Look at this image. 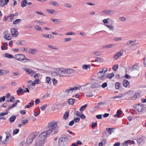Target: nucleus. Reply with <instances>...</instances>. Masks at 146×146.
I'll use <instances>...</instances> for the list:
<instances>
[{"instance_id": "obj_44", "label": "nucleus", "mask_w": 146, "mask_h": 146, "mask_svg": "<svg viewBox=\"0 0 146 146\" xmlns=\"http://www.w3.org/2000/svg\"><path fill=\"white\" fill-rule=\"evenodd\" d=\"M73 89L72 88H70L69 89L66 90L65 91V92L67 94H68L69 93L72 92L73 91Z\"/></svg>"}, {"instance_id": "obj_12", "label": "nucleus", "mask_w": 146, "mask_h": 146, "mask_svg": "<svg viewBox=\"0 0 146 146\" xmlns=\"http://www.w3.org/2000/svg\"><path fill=\"white\" fill-rule=\"evenodd\" d=\"M90 84V83H88L86 84L85 85H82L81 86L78 85L77 86H74L72 88V89H73V91L74 90H80V88L82 87H84L86 86H88V85H89Z\"/></svg>"}, {"instance_id": "obj_39", "label": "nucleus", "mask_w": 146, "mask_h": 146, "mask_svg": "<svg viewBox=\"0 0 146 146\" xmlns=\"http://www.w3.org/2000/svg\"><path fill=\"white\" fill-rule=\"evenodd\" d=\"M103 61V59L101 58L96 57L95 60V62H102Z\"/></svg>"}, {"instance_id": "obj_11", "label": "nucleus", "mask_w": 146, "mask_h": 146, "mask_svg": "<svg viewBox=\"0 0 146 146\" xmlns=\"http://www.w3.org/2000/svg\"><path fill=\"white\" fill-rule=\"evenodd\" d=\"M135 143V142L133 140H128L126 141H125L124 142V143H123L121 144L120 146H124V145H125L126 146H128V144H133Z\"/></svg>"}, {"instance_id": "obj_19", "label": "nucleus", "mask_w": 146, "mask_h": 146, "mask_svg": "<svg viewBox=\"0 0 146 146\" xmlns=\"http://www.w3.org/2000/svg\"><path fill=\"white\" fill-rule=\"evenodd\" d=\"M122 111L120 110H118L117 112H116V115H114V117H120V116L121 115L122 113Z\"/></svg>"}, {"instance_id": "obj_32", "label": "nucleus", "mask_w": 146, "mask_h": 146, "mask_svg": "<svg viewBox=\"0 0 146 146\" xmlns=\"http://www.w3.org/2000/svg\"><path fill=\"white\" fill-rule=\"evenodd\" d=\"M5 55L6 58H13L14 57V56L13 55L8 53H6Z\"/></svg>"}, {"instance_id": "obj_22", "label": "nucleus", "mask_w": 146, "mask_h": 146, "mask_svg": "<svg viewBox=\"0 0 146 146\" xmlns=\"http://www.w3.org/2000/svg\"><path fill=\"white\" fill-rule=\"evenodd\" d=\"M42 36L43 37H44L46 38H53L54 37V36L51 35H45L44 34H42Z\"/></svg>"}, {"instance_id": "obj_49", "label": "nucleus", "mask_w": 146, "mask_h": 146, "mask_svg": "<svg viewBox=\"0 0 146 146\" xmlns=\"http://www.w3.org/2000/svg\"><path fill=\"white\" fill-rule=\"evenodd\" d=\"M26 43V41L25 40H20L19 41V44H17L19 45H23L25 44Z\"/></svg>"}, {"instance_id": "obj_5", "label": "nucleus", "mask_w": 146, "mask_h": 146, "mask_svg": "<svg viewBox=\"0 0 146 146\" xmlns=\"http://www.w3.org/2000/svg\"><path fill=\"white\" fill-rule=\"evenodd\" d=\"M37 135L34 133L31 134L27 138V144H30L32 142L33 140Z\"/></svg>"}, {"instance_id": "obj_37", "label": "nucleus", "mask_w": 146, "mask_h": 146, "mask_svg": "<svg viewBox=\"0 0 146 146\" xmlns=\"http://www.w3.org/2000/svg\"><path fill=\"white\" fill-rule=\"evenodd\" d=\"M46 11L50 13H51L54 15H55L56 13V12L55 11L52 9H47Z\"/></svg>"}, {"instance_id": "obj_57", "label": "nucleus", "mask_w": 146, "mask_h": 146, "mask_svg": "<svg viewBox=\"0 0 146 146\" xmlns=\"http://www.w3.org/2000/svg\"><path fill=\"white\" fill-rule=\"evenodd\" d=\"M64 6L67 8H71L72 7V5L70 3H66L64 5Z\"/></svg>"}, {"instance_id": "obj_51", "label": "nucleus", "mask_w": 146, "mask_h": 146, "mask_svg": "<svg viewBox=\"0 0 146 146\" xmlns=\"http://www.w3.org/2000/svg\"><path fill=\"white\" fill-rule=\"evenodd\" d=\"M21 54H18L15 55V58L16 60L19 61V59L20 56Z\"/></svg>"}, {"instance_id": "obj_54", "label": "nucleus", "mask_w": 146, "mask_h": 146, "mask_svg": "<svg viewBox=\"0 0 146 146\" xmlns=\"http://www.w3.org/2000/svg\"><path fill=\"white\" fill-rule=\"evenodd\" d=\"M65 35H75V34L74 32H69L67 33H66L65 34Z\"/></svg>"}, {"instance_id": "obj_16", "label": "nucleus", "mask_w": 146, "mask_h": 146, "mask_svg": "<svg viewBox=\"0 0 146 146\" xmlns=\"http://www.w3.org/2000/svg\"><path fill=\"white\" fill-rule=\"evenodd\" d=\"M139 66L136 64H134L133 65L132 67L129 68V69L131 71H133L134 70H137L139 68Z\"/></svg>"}, {"instance_id": "obj_29", "label": "nucleus", "mask_w": 146, "mask_h": 146, "mask_svg": "<svg viewBox=\"0 0 146 146\" xmlns=\"http://www.w3.org/2000/svg\"><path fill=\"white\" fill-rule=\"evenodd\" d=\"M44 133H45L46 134V135L47 136V137L49 135L50 133H51L52 132H53L50 129H49L48 130L46 131H44L43 132Z\"/></svg>"}, {"instance_id": "obj_23", "label": "nucleus", "mask_w": 146, "mask_h": 146, "mask_svg": "<svg viewBox=\"0 0 146 146\" xmlns=\"http://www.w3.org/2000/svg\"><path fill=\"white\" fill-rule=\"evenodd\" d=\"M115 129L114 128H107L106 129V130L108 132V133L110 134H111L112 132H114L113 130Z\"/></svg>"}, {"instance_id": "obj_2", "label": "nucleus", "mask_w": 146, "mask_h": 146, "mask_svg": "<svg viewBox=\"0 0 146 146\" xmlns=\"http://www.w3.org/2000/svg\"><path fill=\"white\" fill-rule=\"evenodd\" d=\"M55 70L61 74H72L75 71L74 70L72 69L64 68H58L56 69Z\"/></svg>"}, {"instance_id": "obj_15", "label": "nucleus", "mask_w": 146, "mask_h": 146, "mask_svg": "<svg viewBox=\"0 0 146 146\" xmlns=\"http://www.w3.org/2000/svg\"><path fill=\"white\" fill-rule=\"evenodd\" d=\"M18 102H20V101L19 100H17L16 102L12 105H9V107L7 110V111L9 110L10 109L13 108L15 107L17 104Z\"/></svg>"}, {"instance_id": "obj_28", "label": "nucleus", "mask_w": 146, "mask_h": 146, "mask_svg": "<svg viewBox=\"0 0 146 146\" xmlns=\"http://www.w3.org/2000/svg\"><path fill=\"white\" fill-rule=\"evenodd\" d=\"M137 143L140 145H142L145 142L144 140L141 138L137 139Z\"/></svg>"}, {"instance_id": "obj_36", "label": "nucleus", "mask_w": 146, "mask_h": 146, "mask_svg": "<svg viewBox=\"0 0 146 146\" xmlns=\"http://www.w3.org/2000/svg\"><path fill=\"white\" fill-rule=\"evenodd\" d=\"M93 54L95 55L98 56H100L101 54L102 53L101 52L99 51H95V52H93Z\"/></svg>"}, {"instance_id": "obj_7", "label": "nucleus", "mask_w": 146, "mask_h": 146, "mask_svg": "<svg viewBox=\"0 0 146 146\" xmlns=\"http://www.w3.org/2000/svg\"><path fill=\"white\" fill-rule=\"evenodd\" d=\"M47 137V136L46 135L45 133L43 132L40 133L38 136L39 141L41 142L43 141V142H44L45 139Z\"/></svg>"}, {"instance_id": "obj_24", "label": "nucleus", "mask_w": 146, "mask_h": 146, "mask_svg": "<svg viewBox=\"0 0 146 146\" xmlns=\"http://www.w3.org/2000/svg\"><path fill=\"white\" fill-rule=\"evenodd\" d=\"M115 45V44H108L106 45H105L103 46L102 47V48H110L112 47L113 46H114Z\"/></svg>"}, {"instance_id": "obj_33", "label": "nucleus", "mask_w": 146, "mask_h": 146, "mask_svg": "<svg viewBox=\"0 0 146 146\" xmlns=\"http://www.w3.org/2000/svg\"><path fill=\"white\" fill-rule=\"evenodd\" d=\"M27 0H23L22 1L21 6L23 7H25L27 5Z\"/></svg>"}, {"instance_id": "obj_3", "label": "nucleus", "mask_w": 146, "mask_h": 146, "mask_svg": "<svg viewBox=\"0 0 146 146\" xmlns=\"http://www.w3.org/2000/svg\"><path fill=\"white\" fill-rule=\"evenodd\" d=\"M68 142L67 138L65 137H61L58 140V145L60 146H65Z\"/></svg>"}, {"instance_id": "obj_34", "label": "nucleus", "mask_w": 146, "mask_h": 146, "mask_svg": "<svg viewBox=\"0 0 146 146\" xmlns=\"http://www.w3.org/2000/svg\"><path fill=\"white\" fill-rule=\"evenodd\" d=\"M45 142L41 143V141H38L36 142L35 146H42V144L44 143Z\"/></svg>"}, {"instance_id": "obj_55", "label": "nucleus", "mask_w": 146, "mask_h": 146, "mask_svg": "<svg viewBox=\"0 0 146 146\" xmlns=\"http://www.w3.org/2000/svg\"><path fill=\"white\" fill-rule=\"evenodd\" d=\"M51 79L49 77H46V81L48 84H50L51 83Z\"/></svg>"}, {"instance_id": "obj_60", "label": "nucleus", "mask_w": 146, "mask_h": 146, "mask_svg": "<svg viewBox=\"0 0 146 146\" xmlns=\"http://www.w3.org/2000/svg\"><path fill=\"white\" fill-rule=\"evenodd\" d=\"M107 86V82H104L103 83L101 86L103 88H105Z\"/></svg>"}, {"instance_id": "obj_58", "label": "nucleus", "mask_w": 146, "mask_h": 146, "mask_svg": "<svg viewBox=\"0 0 146 146\" xmlns=\"http://www.w3.org/2000/svg\"><path fill=\"white\" fill-rule=\"evenodd\" d=\"M74 121L75 122L78 123L80 121V119L79 117H77L76 118H75V117H74Z\"/></svg>"}, {"instance_id": "obj_27", "label": "nucleus", "mask_w": 146, "mask_h": 146, "mask_svg": "<svg viewBox=\"0 0 146 146\" xmlns=\"http://www.w3.org/2000/svg\"><path fill=\"white\" fill-rule=\"evenodd\" d=\"M123 84L124 86L127 87L129 84V82L126 80H124L123 82Z\"/></svg>"}, {"instance_id": "obj_46", "label": "nucleus", "mask_w": 146, "mask_h": 146, "mask_svg": "<svg viewBox=\"0 0 146 146\" xmlns=\"http://www.w3.org/2000/svg\"><path fill=\"white\" fill-rule=\"evenodd\" d=\"M7 74L6 71L3 70H0V76Z\"/></svg>"}, {"instance_id": "obj_8", "label": "nucleus", "mask_w": 146, "mask_h": 146, "mask_svg": "<svg viewBox=\"0 0 146 146\" xmlns=\"http://www.w3.org/2000/svg\"><path fill=\"white\" fill-rule=\"evenodd\" d=\"M102 13L107 15H111L114 14V11L113 10H106L102 11Z\"/></svg>"}, {"instance_id": "obj_43", "label": "nucleus", "mask_w": 146, "mask_h": 146, "mask_svg": "<svg viewBox=\"0 0 146 146\" xmlns=\"http://www.w3.org/2000/svg\"><path fill=\"white\" fill-rule=\"evenodd\" d=\"M105 25L108 27L109 29L111 31H113L114 29L113 27L111 25L105 24Z\"/></svg>"}, {"instance_id": "obj_17", "label": "nucleus", "mask_w": 146, "mask_h": 146, "mask_svg": "<svg viewBox=\"0 0 146 146\" xmlns=\"http://www.w3.org/2000/svg\"><path fill=\"white\" fill-rule=\"evenodd\" d=\"M38 52V50L36 49L30 48L29 50V52L32 54H35Z\"/></svg>"}, {"instance_id": "obj_59", "label": "nucleus", "mask_w": 146, "mask_h": 146, "mask_svg": "<svg viewBox=\"0 0 146 146\" xmlns=\"http://www.w3.org/2000/svg\"><path fill=\"white\" fill-rule=\"evenodd\" d=\"M79 117H80L82 119H84L86 117L85 116L82 114V113H81V114H80V116Z\"/></svg>"}, {"instance_id": "obj_40", "label": "nucleus", "mask_w": 146, "mask_h": 146, "mask_svg": "<svg viewBox=\"0 0 146 146\" xmlns=\"http://www.w3.org/2000/svg\"><path fill=\"white\" fill-rule=\"evenodd\" d=\"M114 76V74L113 73H112L111 74H109L107 76H106V78H109L110 79L111 78Z\"/></svg>"}, {"instance_id": "obj_21", "label": "nucleus", "mask_w": 146, "mask_h": 146, "mask_svg": "<svg viewBox=\"0 0 146 146\" xmlns=\"http://www.w3.org/2000/svg\"><path fill=\"white\" fill-rule=\"evenodd\" d=\"M23 70H25L27 72V73L29 74H33L34 73L33 71L31 69L24 68H23Z\"/></svg>"}, {"instance_id": "obj_45", "label": "nucleus", "mask_w": 146, "mask_h": 146, "mask_svg": "<svg viewBox=\"0 0 146 146\" xmlns=\"http://www.w3.org/2000/svg\"><path fill=\"white\" fill-rule=\"evenodd\" d=\"M87 104H85L84 105L82 106L80 108V110L81 111H84L86 109V108L87 107Z\"/></svg>"}, {"instance_id": "obj_41", "label": "nucleus", "mask_w": 146, "mask_h": 146, "mask_svg": "<svg viewBox=\"0 0 146 146\" xmlns=\"http://www.w3.org/2000/svg\"><path fill=\"white\" fill-rule=\"evenodd\" d=\"M135 42V40H130L126 42L125 45L126 46H128L133 43H134Z\"/></svg>"}, {"instance_id": "obj_35", "label": "nucleus", "mask_w": 146, "mask_h": 146, "mask_svg": "<svg viewBox=\"0 0 146 146\" xmlns=\"http://www.w3.org/2000/svg\"><path fill=\"white\" fill-rule=\"evenodd\" d=\"M24 93L23 91V89L21 87H19L18 88V90L17 91V93L18 94H21L22 93Z\"/></svg>"}, {"instance_id": "obj_20", "label": "nucleus", "mask_w": 146, "mask_h": 146, "mask_svg": "<svg viewBox=\"0 0 146 146\" xmlns=\"http://www.w3.org/2000/svg\"><path fill=\"white\" fill-rule=\"evenodd\" d=\"M75 101V99L73 98H70L68 99L67 100V102L70 105H73L74 102Z\"/></svg>"}, {"instance_id": "obj_31", "label": "nucleus", "mask_w": 146, "mask_h": 146, "mask_svg": "<svg viewBox=\"0 0 146 146\" xmlns=\"http://www.w3.org/2000/svg\"><path fill=\"white\" fill-rule=\"evenodd\" d=\"M91 66L90 64H85L82 66V68L85 70H87L88 68H90Z\"/></svg>"}, {"instance_id": "obj_4", "label": "nucleus", "mask_w": 146, "mask_h": 146, "mask_svg": "<svg viewBox=\"0 0 146 146\" xmlns=\"http://www.w3.org/2000/svg\"><path fill=\"white\" fill-rule=\"evenodd\" d=\"M145 106L143 104H136L135 106V109L138 112H140L143 111H146V108L144 107Z\"/></svg>"}, {"instance_id": "obj_64", "label": "nucleus", "mask_w": 146, "mask_h": 146, "mask_svg": "<svg viewBox=\"0 0 146 146\" xmlns=\"http://www.w3.org/2000/svg\"><path fill=\"white\" fill-rule=\"evenodd\" d=\"M15 98L14 96H12L11 97V99L9 100V101L11 102H13L15 101Z\"/></svg>"}, {"instance_id": "obj_25", "label": "nucleus", "mask_w": 146, "mask_h": 146, "mask_svg": "<svg viewBox=\"0 0 146 146\" xmlns=\"http://www.w3.org/2000/svg\"><path fill=\"white\" fill-rule=\"evenodd\" d=\"M4 38L7 40H10L11 39V36L9 33L5 34L4 36Z\"/></svg>"}, {"instance_id": "obj_14", "label": "nucleus", "mask_w": 146, "mask_h": 146, "mask_svg": "<svg viewBox=\"0 0 146 146\" xmlns=\"http://www.w3.org/2000/svg\"><path fill=\"white\" fill-rule=\"evenodd\" d=\"M123 55V53L120 52H117L114 56L113 59L116 60Z\"/></svg>"}, {"instance_id": "obj_38", "label": "nucleus", "mask_w": 146, "mask_h": 146, "mask_svg": "<svg viewBox=\"0 0 146 146\" xmlns=\"http://www.w3.org/2000/svg\"><path fill=\"white\" fill-rule=\"evenodd\" d=\"M48 47L49 48L54 49L55 50H58V48L55 46H54L52 45H49L48 46Z\"/></svg>"}, {"instance_id": "obj_30", "label": "nucleus", "mask_w": 146, "mask_h": 146, "mask_svg": "<svg viewBox=\"0 0 146 146\" xmlns=\"http://www.w3.org/2000/svg\"><path fill=\"white\" fill-rule=\"evenodd\" d=\"M69 116V112L66 111L64 114L63 119H67Z\"/></svg>"}, {"instance_id": "obj_63", "label": "nucleus", "mask_w": 146, "mask_h": 146, "mask_svg": "<svg viewBox=\"0 0 146 146\" xmlns=\"http://www.w3.org/2000/svg\"><path fill=\"white\" fill-rule=\"evenodd\" d=\"M4 0H0V3H1L0 6L3 7L5 5V3H3Z\"/></svg>"}, {"instance_id": "obj_62", "label": "nucleus", "mask_w": 146, "mask_h": 146, "mask_svg": "<svg viewBox=\"0 0 146 146\" xmlns=\"http://www.w3.org/2000/svg\"><path fill=\"white\" fill-rule=\"evenodd\" d=\"M53 22L56 24L60 23L61 22L58 19H54V20Z\"/></svg>"}, {"instance_id": "obj_47", "label": "nucleus", "mask_w": 146, "mask_h": 146, "mask_svg": "<svg viewBox=\"0 0 146 146\" xmlns=\"http://www.w3.org/2000/svg\"><path fill=\"white\" fill-rule=\"evenodd\" d=\"M21 21V20L19 19H17L14 21L13 22V24L14 25L20 23Z\"/></svg>"}, {"instance_id": "obj_6", "label": "nucleus", "mask_w": 146, "mask_h": 146, "mask_svg": "<svg viewBox=\"0 0 146 146\" xmlns=\"http://www.w3.org/2000/svg\"><path fill=\"white\" fill-rule=\"evenodd\" d=\"M31 60L27 58L25 55L24 54H21L20 56L19 61L23 62H29Z\"/></svg>"}, {"instance_id": "obj_52", "label": "nucleus", "mask_w": 146, "mask_h": 146, "mask_svg": "<svg viewBox=\"0 0 146 146\" xmlns=\"http://www.w3.org/2000/svg\"><path fill=\"white\" fill-rule=\"evenodd\" d=\"M47 106V104H44V105L41 106L40 107V109L42 110V111H44L45 109H46V107Z\"/></svg>"}, {"instance_id": "obj_18", "label": "nucleus", "mask_w": 146, "mask_h": 146, "mask_svg": "<svg viewBox=\"0 0 146 146\" xmlns=\"http://www.w3.org/2000/svg\"><path fill=\"white\" fill-rule=\"evenodd\" d=\"M49 3L50 5L55 7L58 6L59 5V4L58 3L53 1H50L49 2Z\"/></svg>"}, {"instance_id": "obj_1", "label": "nucleus", "mask_w": 146, "mask_h": 146, "mask_svg": "<svg viewBox=\"0 0 146 146\" xmlns=\"http://www.w3.org/2000/svg\"><path fill=\"white\" fill-rule=\"evenodd\" d=\"M48 128L52 131L54 133H57L58 132V127L57 122L55 121H51L48 123Z\"/></svg>"}, {"instance_id": "obj_50", "label": "nucleus", "mask_w": 146, "mask_h": 146, "mask_svg": "<svg viewBox=\"0 0 146 146\" xmlns=\"http://www.w3.org/2000/svg\"><path fill=\"white\" fill-rule=\"evenodd\" d=\"M120 86V84L118 82H116L115 83V88L116 89L119 88Z\"/></svg>"}, {"instance_id": "obj_56", "label": "nucleus", "mask_w": 146, "mask_h": 146, "mask_svg": "<svg viewBox=\"0 0 146 146\" xmlns=\"http://www.w3.org/2000/svg\"><path fill=\"white\" fill-rule=\"evenodd\" d=\"M19 131L18 129H15L13 131V134H16L19 132Z\"/></svg>"}, {"instance_id": "obj_9", "label": "nucleus", "mask_w": 146, "mask_h": 146, "mask_svg": "<svg viewBox=\"0 0 146 146\" xmlns=\"http://www.w3.org/2000/svg\"><path fill=\"white\" fill-rule=\"evenodd\" d=\"M104 74L102 71L100 70L98 73V77L101 80H104L106 78V76Z\"/></svg>"}, {"instance_id": "obj_42", "label": "nucleus", "mask_w": 146, "mask_h": 146, "mask_svg": "<svg viewBox=\"0 0 146 146\" xmlns=\"http://www.w3.org/2000/svg\"><path fill=\"white\" fill-rule=\"evenodd\" d=\"M123 96V94H121L119 96H113V99H116V100L117 101H119V99H120V98H121Z\"/></svg>"}, {"instance_id": "obj_10", "label": "nucleus", "mask_w": 146, "mask_h": 146, "mask_svg": "<svg viewBox=\"0 0 146 146\" xmlns=\"http://www.w3.org/2000/svg\"><path fill=\"white\" fill-rule=\"evenodd\" d=\"M11 33L12 36L15 37H17L19 33L17 29L15 28L11 29Z\"/></svg>"}, {"instance_id": "obj_48", "label": "nucleus", "mask_w": 146, "mask_h": 146, "mask_svg": "<svg viewBox=\"0 0 146 146\" xmlns=\"http://www.w3.org/2000/svg\"><path fill=\"white\" fill-rule=\"evenodd\" d=\"M28 121L27 119H23L21 120L22 124L24 125H25L26 123H28Z\"/></svg>"}, {"instance_id": "obj_26", "label": "nucleus", "mask_w": 146, "mask_h": 146, "mask_svg": "<svg viewBox=\"0 0 146 146\" xmlns=\"http://www.w3.org/2000/svg\"><path fill=\"white\" fill-rule=\"evenodd\" d=\"M16 118V117L15 115H12L10 117L9 119V122L11 123L15 121Z\"/></svg>"}, {"instance_id": "obj_53", "label": "nucleus", "mask_w": 146, "mask_h": 146, "mask_svg": "<svg viewBox=\"0 0 146 146\" xmlns=\"http://www.w3.org/2000/svg\"><path fill=\"white\" fill-rule=\"evenodd\" d=\"M118 68V64H115L113 66V69L114 71H116Z\"/></svg>"}, {"instance_id": "obj_61", "label": "nucleus", "mask_w": 146, "mask_h": 146, "mask_svg": "<svg viewBox=\"0 0 146 146\" xmlns=\"http://www.w3.org/2000/svg\"><path fill=\"white\" fill-rule=\"evenodd\" d=\"M37 30L40 31L41 30V28L38 25H36L34 27Z\"/></svg>"}, {"instance_id": "obj_13", "label": "nucleus", "mask_w": 146, "mask_h": 146, "mask_svg": "<svg viewBox=\"0 0 146 146\" xmlns=\"http://www.w3.org/2000/svg\"><path fill=\"white\" fill-rule=\"evenodd\" d=\"M101 84L98 82H94L91 86V88H98L100 87Z\"/></svg>"}]
</instances>
